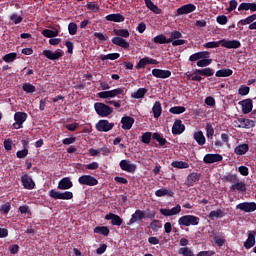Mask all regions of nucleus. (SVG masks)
<instances>
[{
  "label": "nucleus",
  "instance_id": "603ef678",
  "mask_svg": "<svg viewBox=\"0 0 256 256\" xmlns=\"http://www.w3.org/2000/svg\"><path fill=\"white\" fill-rule=\"evenodd\" d=\"M152 138L155 141H158L159 145H161V147H163V145H165L167 143V140L165 138H163V136H161V134H159L157 132L152 135Z\"/></svg>",
  "mask_w": 256,
  "mask_h": 256
},
{
  "label": "nucleus",
  "instance_id": "9d476101",
  "mask_svg": "<svg viewBox=\"0 0 256 256\" xmlns=\"http://www.w3.org/2000/svg\"><path fill=\"white\" fill-rule=\"evenodd\" d=\"M234 123H239L236 125L239 129H251L255 126V121L247 118H238Z\"/></svg>",
  "mask_w": 256,
  "mask_h": 256
},
{
  "label": "nucleus",
  "instance_id": "c9c22d12",
  "mask_svg": "<svg viewBox=\"0 0 256 256\" xmlns=\"http://www.w3.org/2000/svg\"><path fill=\"white\" fill-rule=\"evenodd\" d=\"M42 35L44 37H47L48 39H53V37H57L59 35V30H57V29H54V30L44 29L42 31Z\"/></svg>",
  "mask_w": 256,
  "mask_h": 256
},
{
  "label": "nucleus",
  "instance_id": "dca6fc26",
  "mask_svg": "<svg viewBox=\"0 0 256 256\" xmlns=\"http://www.w3.org/2000/svg\"><path fill=\"white\" fill-rule=\"evenodd\" d=\"M221 46L226 49H239L241 47V42L239 40H220Z\"/></svg>",
  "mask_w": 256,
  "mask_h": 256
},
{
  "label": "nucleus",
  "instance_id": "0e129e2a",
  "mask_svg": "<svg viewBox=\"0 0 256 256\" xmlns=\"http://www.w3.org/2000/svg\"><path fill=\"white\" fill-rule=\"evenodd\" d=\"M87 9L90 11H93L94 13H97L99 11V5L95 2H90L87 4Z\"/></svg>",
  "mask_w": 256,
  "mask_h": 256
},
{
  "label": "nucleus",
  "instance_id": "aec40b11",
  "mask_svg": "<svg viewBox=\"0 0 256 256\" xmlns=\"http://www.w3.org/2000/svg\"><path fill=\"white\" fill-rule=\"evenodd\" d=\"M152 75L157 79H169V77H171V71L162 70V69H153Z\"/></svg>",
  "mask_w": 256,
  "mask_h": 256
},
{
  "label": "nucleus",
  "instance_id": "f3484780",
  "mask_svg": "<svg viewBox=\"0 0 256 256\" xmlns=\"http://www.w3.org/2000/svg\"><path fill=\"white\" fill-rule=\"evenodd\" d=\"M21 182L24 189H28V190L35 189V181H33V178H31V176L24 174L21 177Z\"/></svg>",
  "mask_w": 256,
  "mask_h": 256
},
{
  "label": "nucleus",
  "instance_id": "09e8293b",
  "mask_svg": "<svg viewBox=\"0 0 256 256\" xmlns=\"http://www.w3.org/2000/svg\"><path fill=\"white\" fill-rule=\"evenodd\" d=\"M22 89L25 93H35V91H37L35 86L31 83H24Z\"/></svg>",
  "mask_w": 256,
  "mask_h": 256
},
{
  "label": "nucleus",
  "instance_id": "f03ea898",
  "mask_svg": "<svg viewBox=\"0 0 256 256\" xmlns=\"http://www.w3.org/2000/svg\"><path fill=\"white\" fill-rule=\"evenodd\" d=\"M199 217L195 215H185L179 218L178 225H182L183 227H191L199 225Z\"/></svg>",
  "mask_w": 256,
  "mask_h": 256
},
{
  "label": "nucleus",
  "instance_id": "f704fd0d",
  "mask_svg": "<svg viewBox=\"0 0 256 256\" xmlns=\"http://www.w3.org/2000/svg\"><path fill=\"white\" fill-rule=\"evenodd\" d=\"M155 195L156 197H173V191L167 189V188H163V189H158L155 191Z\"/></svg>",
  "mask_w": 256,
  "mask_h": 256
},
{
  "label": "nucleus",
  "instance_id": "0eeeda50",
  "mask_svg": "<svg viewBox=\"0 0 256 256\" xmlns=\"http://www.w3.org/2000/svg\"><path fill=\"white\" fill-rule=\"evenodd\" d=\"M14 121L13 124L14 129H21L23 127V122L27 121V113L25 112H16L14 115Z\"/></svg>",
  "mask_w": 256,
  "mask_h": 256
},
{
  "label": "nucleus",
  "instance_id": "a878e982",
  "mask_svg": "<svg viewBox=\"0 0 256 256\" xmlns=\"http://www.w3.org/2000/svg\"><path fill=\"white\" fill-rule=\"evenodd\" d=\"M210 53L208 51L194 53L189 57V61H201V59H209Z\"/></svg>",
  "mask_w": 256,
  "mask_h": 256
},
{
  "label": "nucleus",
  "instance_id": "f257e3e1",
  "mask_svg": "<svg viewBox=\"0 0 256 256\" xmlns=\"http://www.w3.org/2000/svg\"><path fill=\"white\" fill-rule=\"evenodd\" d=\"M127 90L125 88H116L113 90L102 91L97 94L100 99H113L115 97H125Z\"/></svg>",
  "mask_w": 256,
  "mask_h": 256
},
{
  "label": "nucleus",
  "instance_id": "774afa93",
  "mask_svg": "<svg viewBox=\"0 0 256 256\" xmlns=\"http://www.w3.org/2000/svg\"><path fill=\"white\" fill-rule=\"evenodd\" d=\"M215 251L209 250V251H200L196 256H213Z\"/></svg>",
  "mask_w": 256,
  "mask_h": 256
},
{
  "label": "nucleus",
  "instance_id": "58836bf2",
  "mask_svg": "<svg viewBox=\"0 0 256 256\" xmlns=\"http://www.w3.org/2000/svg\"><path fill=\"white\" fill-rule=\"evenodd\" d=\"M145 93H147V89L139 88L136 92H134L131 97L132 99H143L145 97Z\"/></svg>",
  "mask_w": 256,
  "mask_h": 256
},
{
  "label": "nucleus",
  "instance_id": "a211bd4d",
  "mask_svg": "<svg viewBox=\"0 0 256 256\" xmlns=\"http://www.w3.org/2000/svg\"><path fill=\"white\" fill-rule=\"evenodd\" d=\"M239 105H241L242 113H244V115L253 111V100L251 99L242 100L239 102Z\"/></svg>",
  "mask_w": 256,
  "mask_h": 256
},
{
  "label": "nucleus",
  "instance_id": "49530a36",
  "mask_svg": "<svg viewBox=\"0 0 256 256\" xmlns=\"http://www.w3.org/2000/svg\"><path fill=\"white\" fill-rule=\"evenodd\" d=\"M145 5L146 7H148L150 9V11H152L153 13L159 14L160 10L159 7H157V5H155L153 3V1L151 0H145Z\"/></svg>",
  "mask_w": 256,
  "mask_h": 256
},
{
  "label": "nucleus",
  "instance_id": "a19ab883",
  "mask_svg": "<svg viewBox=\"0 0 256 256\" xmlns=\"http://www.w3.org/2000/svg\"><path fill=\"white\" fill-rule=\"evenodd\" d=\"M171 165L175 169H189V163L183 161H173Z\"/></svg>",
  "mask_w": 256,
  "mask_h": 256
},
{
  "label": "nucleus",
  "instance_id": "4468645a",
  "mask_svg": "<svg viewBox=\"0 0 256 256\" xmlns=\"http://www.w3.org/2000/svg\"><path fill=\"white\" fill-rule=\"evenodd\" d=\"M204 163L206 165H211L213 163H219V161H223V156L221 154H206L203 158Z\"/></svg>",
  "mask_w": 256,
  "mask_h": 256
},
{
  "label": "nucleus",
  "instance_id": "c03bdc74",
  "mask_svg": "<svg viewBox=\"0 0 256 256\" xmlns=\"http://www.w3.org/2000/svg\"><path fill=\"white\" fill-rule=\"evenodd\" d=\"M217 77H231L233 75V70L231 69H221L216 71L215 74Z\"/></svg>",
  "mask_w": 256,
  "mask_h": 256
},
{
  "label": "nucleus",
  "instance_id": "5fc2aeb1",
  "mask_svg": "<svg viewBox=\"0 0 256 256\" xmlns=\"http://www.w3.org/2000/svg\"><path fill=\"white\" fill-rule=\"evenodd\" d=\"M210 63H213V60L209 58H202L197 61V67H209Z\"/></svg>",
  "mask_w": 256,
  "mask_h": 256
},
{
  "label": "nucleus",
  "instance_id": "8fccbe9b",
  "mask_svg": "<svg viewBox=\"0 0 256 256\" xmlns=\"http://www.w3.org/2000/svg\"><path fill=\"white\" fill-rule=\"evenodd\" d=\"M114 33L115 35H117V37H123L124 39H127L129 37V30L127 29H115Z\"/></svg>",
  "mask_w": 256,
  "mask_h": 256
},
{
  "label": "nucleus",
  "instance_id": "e433bc0d",
  "mask_svg": "<svg viewBox=\"0 0 256 256\" xmlns=\"http://www.w3.org/2000/svg\"><path fill=\"white\" fill-rule=\"evenodd\" d=\"M193 137L198 145H205V135L203 134V131L195 132Z\"/></svg>",
  "mask_w": 256,
  "mask_h": 256
},
{
  "label": "nucleus",
  "instance_id": "4d7b16f0",
  "mask_svg": "<svg viewBox=\"0 0 256 256\" xmlns=\"http://www.w3.org/2000/svg\"><path fill=\"white\" fill-rule=\"evenodd\" d=\"M213 135H215V129L211 124L206 125V137L208 139H213Z\"/></svg>",
  "mask_w": 256,
  "mask_h": 256
},
{
  "label": "nucleus",
  "instance_id": "9b49d317",
  "mask_svg": "<svg viewBox=\"0 0 256 256\" xmlns=\"http://www.w3.org/2000/svg\"><path fill=\"white\" fill-rule=\"evenodd\" d=\"M119 166L120 169L126 171V173H135V171H137V165L131 163L129 160H121Z\"/></svg>",
  "mask_w": 256,
  "mask_h": 256
},
{
  "label": "nucleus",
  "instance_id": "ddd939ff",
  "mask_svg": "<svg viewBox=\"0 0 256 256\" xmlns=\"http://www.w3.org/2000/svg\"><path fill=\"white\" fill-rule=\"evenodd\" d=\"M238 23L240 25H249L248 29H250V31H254L256 30V14L250 15L247 18L240 20Z\"/></svg>",
  "mask_w": 256,
  "mask_h": 256
},
{
  "label": "nucleus",
  "instance_id": "338daca9",
  "mask_svg": "<svg viewBox=\"0 0 256 256\" xmlns=\"http://www.w3.org/2000/svg\"><path fill=\"white\" fill-rule=\"evenodd\" d=\"M199 75H200L199 72H197V70H195L188 77H190L192 79V81H202L203 78L201 76H199Z\"/></svg>",
  "mask_w": 256,
  "mask_h": 256
},
{
  "label": "nucleus",
  "instance_id": "20e7f679",
  "mask_svg": "<svg viewBox=\"0 0 256 256\" xmlns=\"http://www.w3.org/2000/svg\"><path fill=\"white\" fill-rule=\"evenodd\" d=\"M49 197H51V199H62L64 201H69L70 199L73 198V192L71 191L59 192V191H56L55 189H52L49 191Z\"/></svg>",
  "mask_w": 256,
  "mask_h": 256
},
{
  "label": "nucleus",
  "instance_id": "37998d69",
  "mask_svg": "<svg viewBox=\"0 0 256 256\" xmlns=\"http://www.w3.org/2000/svg\"><path fill=\"white\" fill-rule=\"evenodd\" d=\"M198 75H202L203 77H213V69L211 68H204V69H197Z\"/></svg>",
  "mask_w": 256,
  "mask_h": 256
},
{
  "label": "nucleus",
  "instance_id": "7c9ffc66",
  "mask_svg": "<svg viewBox=\"0 0 256 256\" xmlns=\"http://www.w3.org/2000/svg\"><path fill=\"white\" fill-rule=\"evenodd\" d=\"M238 11H256V3H241L238 7Z\"/></svg>",
  "mask_w": 256,
  "mask_h": 256
},
{
  "label": "nucleus",
  "instance_id": "c756f323",
  "mask_svg": "<svg viewBox=\"0 0 256 256\" xmlns=\"http://www.w3.org/2000/svg\"><path fill=\"white\" fill-rule=\"evenodd\" d=\"M112 43L114 45H117L118 47H122V49H128L129 48V42H127L125 39H123L121 37L112 38Z\"/></svg>",
  "mask_w": 256,
  "mask_h": 256
},
{
  "label": "nucleus",
  "instance_id": "bb28decb",
  "mask_svg": "<svg viewBox=\"0 0 256 256\" xmlns=\"http://www.w3.org/2000/svg\"><path fill=\"white\" fill-rule=\"evenodd\" d=\"M255 231H248V238L244 242L245 249H251V247H255Z\"/></svg>",
  "mask_w": 256,
  "mask_h": 256
},
{
  "label": "nucleus",
  "instance_id": "cd10ccee",
  "mask_svg": "<svg viewBox=\"0 0 256 256\" xmlns=\"http://www.w3.org/2000/svg\"><path fill=\"white\" fill-rule=\"evenodd\" d=\"M43 55L47 57V59H50V61H57V59H60V57H63V53L59 51H51V50H44Z\"/></svg>",
  "mask_w": 256,
  "mask_h": 256
},
{
  "label": "nucleus",
  "instance_id": "393cba45",
  "mask_svg": "<svg viewBox=\"0 0 256 256\" xmlns=\"http://www.w3.org/2000/svg\"><path fill=\"white\" fill-rule=\"evenodd\" d=\"M185 131V125L183 121L176 120L172 126V133L173 135H181Z\"/></svg>",
  "mask_w": 256,
  "mask_h": 256
},
{
  "label": "nucleus",
  "instance_id": "f8f14e48",
  "mask_svg": "<svg viewBox=\"0 0 256 256\" xmlns=\"http://www.w3.org/2000/svg\"><path fill=\"white\" fill-rule=\"evenodd\" d=\"M160 213L161 215H164V217H173L174 215H179L181 213V205L177 204L171 209L161 208Z\"/></svg>",
  "mask_w": 256,
  "mask_h": 256
},
{
  "label": "nucleus",
  "instance_id": "bf43d9fd",
  "mask_svg": "<svg viewBox=\"0 0 256 256\" xmlns=\"http://www.w3.org/2000/svg\"><path fill=\"white\" fill-rule=\"evenodd\" d=\"M150 227H151L152 231H159V229H161V221L153 220L150 223Z\"/></svg>",
  "mask_w": 256,
  "mask_h": 256
},
{
  "label": "nucleus",
  "instance_id": "052dcab7",
  "mask_svg": "<svg viewBox=\"0 0 256 256\" xmlns=\"http://www.w3.org/2000/svg\"><path fill=\"white\" fill-rule=\"evenodd\" d=\"M68 31H69V35H76L77 34V24H75L74 22H71L68 25Z\"/></svg>",
  "mask_w": 256,
  "mask_h": 256
},
{
  "label": "nucleus",
  "instance_id": "423d86ee",
  "mask_svg": "<svg viewBox=\"0 0 256 256\" xmlns=\"http://www.w3.org/2000/svg\"><path fill=\"white\" fill-rule=\"evenodd\" d=\"M78 183L87 187H95V185H99V180L91 175H82L78 178Z\"/></svg>",
  "mask_w": 256,
  "mask_h": 256
},
{
  "label": "nucleus",
  "instance_id": "6e6d98bb",
  "mask_svg": "<svg viewBox=\"0 0 256 256\" xmlns=\"http://www.w3.org/2000/svg\"><path fill=\"white\" fill-rule=\"evenodd\" d=\"M221 45V40L219 41H212V42H207L204 44L205 49H217Z\"/></svg>",
  "mask_w": 256,
  "mask_h": 256
},
{
  "label": "nucleus",
  "instance_id": "1a4fd4ad",
  "mask_svg": "<svg viewBox=\"0 0 256 256\" xmlns=\"http://www.w3.org/2000/svg\"><path fill=\"white\" fill-rule=\"evenodd\" d=\"M113 127H115V124L109 122L108 120H99V122L96 124L97 131L104 133L111 131Z\"/></svg>",
  "mask_w": 256,
  "mask_h": 256
},
{
  "label": "nucleus",
  "instance_id": "6e6552de",
  "mask_svg": "<svg viewBox=\"0 0 256 256\" xmlns=\"http://www.w3.org/2000/svg\"><path fill=\"white\" fill-rule=\"evenodd\" d=\"M236 209H239L240 211H244V213H253V211H256V203L242 202L236 205Z\"/></svg>",
  "mask_w": 256,
  "mask_h": 256
},
{
  "label": "nucleus",
  "instance_id": "5701e85b",
  "mask_svg": "<svg viewBox=\"0 0 256 256\" xmlns=\"http://www.w3.org/2000/svg\"><path fill=\"white\" fill-rule=\"evenodd\" d=\"M199 179H201V174L192 172L187 176L185 185H187V187H193V185H195Z\"/></svg>",
  "mask_w": 256,
  "mask_h": 256
},
{
  "label": "nucleus",
  "instance_id": "c85d7f7f",
  "mask_svg": "<svg viewBox=\"0 0 256 256\" xmlns=\"http://www.w3.org/2000/svg\"><path fill=\"white\" fill-rule=\"evenodd\" d=\"M106 21H113L114 23H123V21H125V16L119 13L109 14L106 16Z\"/></svg>",
  "mask_w": 256,
  "mask_h": 256
},
{
  "label": "nucleus",
  "instance_id": "7ed1b4c3",
  "mask_svg": "<svg viewBox=\"0 0 256 256\" xmlns=\"http://www.w3.org/2000/svg\"><path fill=\"white\" fill-rule=\"evenodd\" d=\"M94 109L100 117H109L113 113V108L109 107L105 103L96 102L94 104Z\"/></svg>",
  "mask_w": 256,
  "mask_h": 256
},
{
  "label": "nucleus",
  "instance_id": "2f4dec72",
  "mask_svg": "<svg viewBox=\"0 0 256 256\" xmlns=\"http://www.w3.org/2000/svg\"><path fill=\"white\" fill-rule=\"evenodd\" d=\"M249 151V144H240L235 147L234 153L235 155H245Z\"/></svg>",
  "mask_w": 256,
  "mask_h": 256
},
{
  "label": "nucleus",
  "instance_id": "412c9836",
  "mask_svg": "<svg viewBox=\"0 0 256 256\" xmlns=\"http://www.w3.org/2000/svg\"><path fill=\"white\" fill-rule=\"evenodd\" d=\"M197 7L194 4H186L177 9V15H189L193 13Z\"/></svg>",
  "mask_w": 256,
  "mask_h": 256
},
{
  "label": "nucleus",
  "instance_id": "39448f33",
  "mask_svg": "<svg viewBox=\"0 0 256 256\" xmlns=\"http://www.w3.org/2000/svg\"><path fill=\"white\" fill-rule=\"evenodd\" d=\"M147 218V214L145 211L137 209L135 212L131 215V218L127 222V225H135V223H141L143 219Z\"/></svg>",
  "mask_w": 256,
  "mask_h": 256
},
{
  "label": "nucleus",
  "instance_id": "680f3d73",
  "mask_svg": "<svg viewBox=\"0 0 256 256\" xmlns=\"http://www.w3.org/2000/svg\"><path fill=\"white\" fill-rule=\"evenodd\" d=\"M216 21L219 23V25H227L229 19L225 15H220L217 16Z\"/></svg>",
  "mask_w": 256,
  "mask_h": 256
},
{
  "label": "nucleus",
  "instance_id": "de8ad7c7",
  "mask_svg": "<svg viewBox=\"0 0 256 256\" xmlns=\"http://www.w3.org/2000/svg\"><path fill=\"white\" fill-rule=\"evenodd\" d=\"M178 254L182 256H195L189 247H182L178 250Z\"/></svg>",
  "mask_w": 256,
  "mask_h": 256
},
{
  "label": "nucleus",
  "instance_id": "72a5a7b5",
  "mask_svg": "<svg viewBox=\"0 0 256 256\" xmlns=\"http://www.w3.org/2000/svg\"><path fill=\"white\" fill-rule=\"evenodd\" d=\"M162 112H163V109L161 108V102L156 101L152 107V113L155 119H159V117H161Z\"/></svg>",
  "mask_w": 256,
  "mask_h": 256
},
{
  "label": "nucleus",
  "instance_id": "864d4df0",
  "mask_svg": "<svg viewBox=\"0 0 256 256\" xmlns=\"http://www.w3.org/2000/svg\"><path fill=\"white\" fill-rule=\"evenodd\" d=\"M231 191H245V183L243 182H237L234 185L230 187Z\"/></svg>",
  "mask_w": 256,
  "mask_h": 256
},
{
  "label": "nucleus",
  "instance_id": "2eb2a0df",
  "mask_svg": "<svg viewBox=\"0 0 256 256\" xmlns=\"http://www.w3.org/2000/svg\"><path fill=\"white\" fill-rule=\"evenodd\" d=\"M146 65H159V61L150 57H144L140 59L136 65V69H145Z\"/></svg>",
  "mask_w": 256,
  "mask_h": 256
},
{
  "label": "nucleus",
  "instance_id": "3c124183",
  "mask_svg": "<svg viewBox=\"0 0 256 256\" xmlns=\"http://www.w3.org/2000/svg\"><path fill=\"white\" fill-rule=\"evenodd\" d=\"M9 211H11V203L10 202H6L5 204H2L0 206L1 215H7V214H9Z\"/></svg>",
  "mask_w": 256,
  "mask_h": 256
},
{
  "label": "nucleus",
  "instance_id": "4be33fe9",
  "mask_svg": "<svg viewBox=\"0 0 256 256\" xmlns=\"http://www.w3.org/2000/svg\"><path fill=\"white\" fill-rule=\"evenodd\" d=\"M71 187H73V182L69 177H64L58 182V189L61 191H67V189H71Z\"/></svg>",
  "mask_w": 256,
  "mask_h": 256
},
{
  "label": "nucleus",
  "instance_id": "473e14b6",
  "mask_svg": "<svg viewBox=\"0 0 256 256\" xmlns=\"http://www.w3.org/2000/svg\"><path fill=\"white\" fill-rule=\"evenodd\" d=\"M209 219H211L212 221L214 219H223V217H225V212L221 209H217V210H213L209 213Z\"/></svg>",
  "mask_w": 256,
  "mask_h": 256
},
{
  "label": "nucleus",
  "instance_id": "ea45409f",
  "mask_svg": "<svg viewBox=\"0 0 256 256\" xmlns=\"http://www.w3.org/2000/svg\"><path fill=\"white\" fill-rule=\"evenodd\" d=\"M185 111H187V109L184 106H174L169 109L172 115H181V113H185Z\"/></svg>",
  "mask_w": 256,
  "mask_h": 256
},
{
  "label": "nucleus",
  "instance_id": "6ab92c4d",
  "mask_svg": "<svg viewBox=\"0 0 256 256\" xmlns=\"http://www.w3.org/2000/svg\"><path fill=\"white\" fill-rule=\"evenodd\" d=\"M106 221H111V225L116 227H121L123 225V219L119 217V215L109 213L105 216Z\"/></svg>",
  "mask_w": 256,
  "mask_h": 256
},
{
  "label": "nucleus",
  "instance_id": "69168bd1",
  "mask_svg": "<svg viewBox=\"0 0 256 256\" xmlns=\"http://www.w3.org/2000/svg\"><path fill=\"white\" fill-rule=\"evenodd\" d=\"M11 21H13V23H15V25H19V23H21V21H23V17L17 15V14H13L10 16Z\"/></svg>",
  "mask_w": 256,
  "mask_h": 256
},
{
  "label": "nucleus",
  "instance_id": "b1692460",
  "mask_svg": "<svg viewBox=\"0 0 256 256\" xmlns=\"http://www.w3.org/2000/svg\"><path fill=\"white\" fill-rule=\"evenodd\" d=\"M135 123V118L130 116H124L121 119L122 129L125 131H129L131 127H133V124Z\"/></svg>",
  "mask_w": 256,
  "mask_h": 256
},
{
  "label": "nucleus",
  "instance_id": "4c0bfd02",
  "mask_svg": "<svg viewBox=\"0 0 256 256\" xmlns=\"http://www.w3.org/2000/svg\"><path fill=\"white\" fill-rule=\"evenodd\" d=\"M94 233H97L98 235H103L104 237H107L109 235L110 230L107 228V226H98L94 228Z\"/></svg>",
  "mask_w": 256,
  "mask_h": 256
},
{
  "label": "nucleus",
  "instance_id": "79ce46f5",
  "mask_svg": "<svg viewBox=\"0 0 256 256\" xmlns=\"http://www.w3.org/2000/svg\"><path fill=\"white\" fill-rule=\"evenodd\" d=\"M154 43H159L160 45H164V43H171V39H167L165 35L160 34L153 39Z\"/></svg>",
  "mask_w": 256,
  "mask_h": 256
},
{
  "label": "nucleus",
  "instance_id": "e2e57ef3",
  "mask_svg": "<svg viewBox=\"0 0 256 256\" xmlns=\"http://www.w3.org/2000/svg\"><path fill=\"white\" fill-rule=\"evenodd\" d=\"M250 88L249 86L242 85L238 89V93L242 96L249 95Z\"/></svg>",
  "mask_w": 256,
  "mask_h": 256
},
{
  "label": "nucleus",
  "instance_id": "a18cd8bd",
  "mask_svg": "<svg viewBox=\"0 0 256 256\" xmlns=\"http://www.w3.org/2000/svg\"><path fill=\"white\" fill-rule=\"evenodd\" d=\"M15 59H17V53L15 52L8 53L2 57V61H4L5 63H13Z\"/></svg>",
  "mask_w": 256,
  "mask_h": 256
},
{
  "label": "nucleus",
  "instance_id": "13d9d810",
  "mask_svg": "<svg viewBox=\"0 0 256 256\" xmlns=\"http://www.w3.org/2000/svg\"><path fill=\"white\" fill-rule=\"evenodd\" d=\"M151 136H152L151 132H145L141 138L142 143L149 145V143H151Z\"/></svg>",
  "mask_w": 256,
  "mask_h": 256
}]
</instances>
